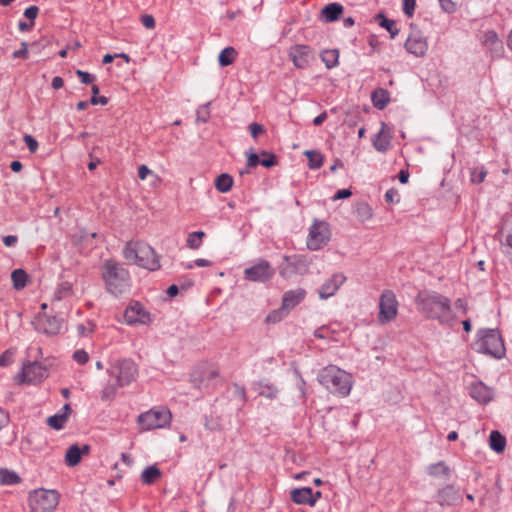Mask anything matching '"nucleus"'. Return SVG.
<instances>
[{
    "mask_svg": "<svg viewBox=\"0 0 512 512\" xmlns=\"http://www.w3.org/2000/svg\"><path fill=\"white\" fill-rule=\"evenodd\" d=\"M416 309L428 319L450 325L454 321L450 299L434 291H421L415 299Z\"/></svg>",
    "mask_w": 512,
    "mask_h": 512,
    "instance_id": "obj_1",
    "label": "nucleus"
},
{
    "mask_svg": "<svg viewBox=\"0 0 512 512\" xmlns=\"http://www.w3.org/2000/svg\"><path fill=\"white\" fill-rule=\"evenodd\" d=\"M101 276L106 291L115 296H121L130 290L129 272L118 262L106 260L101 267Z\"/></svg>",
    "mask_w": 512,
    "mask_h": 512,
    "instance_id": "obj_2",
    "label": "nucleus"
},
{
    "mask_svg": "<svg viewBox=\"0 0 512 512\" xmlns=\"http://www.w3.org/2000/svg\"><path fill=\"white\" fill-rule=\"evenodd\" d=\"M122 255L128 264L155 271L160 268L159 259L154 249L147 243L132 240L125 244Z\"/></svg>",
    "mask_w": 512,
    "mask_h": 512,
    "instance_id": "obj_3",
    "label": "nucleus"
},
{
    "mask_svg": "<svg viewBox=\"0 0 512 512\" xmlns=\"http://www.w3.org/2000/svg\"><path fill=\"white\" fill-rule=\"evenodd\" d=\"M318 379L329 392L340 397L348 396L353 385L351 374L334 365L324 367Z\"/></svg>",
    "mask_w": 512,
    "mask_h": 512,
    "instance_id": "obj_4",
    "label": "nucleus"
},
{
    "mask_svg": "<svg viewBox=\"0 0 512 512\" xmlns=\"http://www.w3.org/2000/svg\"><path fill=\"white\" fill-rule=\"evenodd\" d=\"M477 352L501 359L505 355V346L498 330L482 329L478 332V339L474 344Z\"/></svg>",
    "mask_w": 512,
    "mask_h": 512,
    "instance_id": "obj_5",
    "label": "nucleus"
},
{
    "mask_svg": "<svg viewBox=\"0 0 512 512\" xmlns=\"http://www.w3.org/2000/svg\"><path fill=\"white\" fill-rule=\"evenodd\" d=\"M31 512H53L60 501V493L53 489H37L29 494Z\"/></svg>",
    "mask_w": 512,
    "mask_h": 512,
    "instance_id": "obj_6",
    "label": "nucleus"
},
{
    "mask_svg": "<svg viewBox=\"0 0 512 512\" xmlns=\"http://www.w3.org/2000/svg\"><path fill=\"white\" fill-rule=\"evenodd\" d=\"M172 415L168 409H151L138 416V424L142 431L160 429L170 424Z\"/></svg>",
    "mask_w": 512,
    "mask_h": 512,
    "instance_id": "obj_7",
    "label": "nucleus"
},
{
    "mask_svg": "<svg viewBox=\"0 0 512 512\" xmlns=\"http://www.w3.org/2000/svg\"><path fill=\"white\" fill-rule=\"evenodd\" d=\"M109 371L110 375L116 379L118 387L131 384L138 376L137 365L130 359L118 360L111 366Z\"/></svg>",
    "mask_w": 512,
    "mask_h": 512,
    "instance_id": "obj_8",
    "label": "nucleus"
},
{
    "mask_svg": "<svg viewBox=\"0 0 512 512\" xmlns=\"http://www.w3.org/2000/svg\"><path fill=\"white\" fill-rule=\"evenodd\" d=\"M331 239L330 226L325 221L315 219L309 228L307 247L317 251L328 244Z\"/></svg>",
    "mask_w": 512,
    "mask_h": 512,
    "instance_id": "obj_9",
    "label": "nucleus"
},
{
    "mask_svg": "<svg viewBox=\"0 0 512 512\" xmlns=\"http://www.w3.org/2000/svg\"><path fill=\"white\" fill-rule=\"evenodd\" d=\"M378 306L377 320L381 325L392 322L397 318L399 303L393 291H383L380 295Z\"/></svg>",
    "mask_w": 512,
    "mask_h": 512,
    "instance_id": "obj_10",
    "label": "nucleus"
},
{
    "mask_svg": "<svg viewBox=\"0 0 512 512\" xmlns=\"http://www.w3.org/2000/svg\"><path fill=\"white\" fill-rule=\"evenodd\" d=\"M124 321L129 326L150 325L153 315L139 301L132 300L124 311Z\"/></svg>",
    "mask_w": 512,
    "mask_h": 512,
    "instance_id": "obj_11",
    "label": "nucleus"
},
{
    "mask_svg": "<svg viewBox=\"0 0 512 512\" xmlns=\"http://www.w3.org/2000/svg\"><path fill=\"white\" fill-rule=\"evenodd\" d=\"M48 377V370L46 366L38 363L37 361L28 362L23 365L21 372L17 375V381L28 384H37L42 382Z\"/></svg>",
    "mask_w": 512,
    "mask_h": 512,
    "instance_id": "obj_12",
    "label": "nucleus"
},
{
    "mask_svg": "<svg viewBox=\"0 0 512 512\" xmlns=\"http://www.w3.org/2000/svg\"><path fill=\"white\" fill-rule=\"evenodd\" d=\"M274 274V269L266 260H259L255 265L244 270V278L252 282L269 281Z\"/></svg>",
    "mask_w": 512,
    "mask_h": 512,
    "instance_id": "obj_13",
    "label": "nucleus"
},
{
    "mask_svg": "<svg viewBox=\"0 0 512 512\" xmlns=\"http://www.w3.org/2000/svg\"><path fill=\"white\" fill-rule=\"evenodd\" d=\"M288 56L297 69H306L314 58L312 48L304 44L291 46L288 50Z\"/></svg>",
    "mask_w": 512,
    "mask_h": 512,
    "instance_id": "obj_14",
    "label": "nucleus"
},
{
    "mask_svg": "<svg viewBox=\"0 0 512 512\" xmlns=\"http://www.w3.org/2000/svg\"><path fill=\"white\" fill-rule=\"evenodd\" d=\"M406 50L416 57L424 56L428 50V43L422 33L412 32L405 42Z\"/></svg>",
    "mask_w": 512,
    "mask_h": 512,
    "instance_id": "obj_15",
    "label": "nucleus"
},
{
    "mask_svg": "<svg viewBox=\"0 0 512 512\" xmlns=\"http://www.w3.org/2000/svg\"><path fill=\"white\" fill-rule=\"evenodd\" d=\"M63 319L56 316L42 315L37 318L36 329L47 335H56L60 332Z\"/></svg>",
    "mask_w": 512,
    "mask_h": 512,
    "instance_id": "obj_16",
    "label": "nucleus"
},
{
    "mask_svg": "<svg viewBox=\"0 0 512 512\" xmlns=\"http://www.w3.org/2000/svg\"><path fill=\"white\" fill-rule=\"evenodd\" d=\"M345 281L346 277L342 273L333 274L319 288V297L325 300L328 299L329 297L334 296Z\"/></svg>",
    "mask_w": 512,
    "mask_h": 512,
    "instance_id": "obj_17",
    "label": "nucleus"
},
{
    "mask_svg": "<svg viewBox=\"0 0 512 512\" xmlns=\"http://www.w3.org/2000/svg\"><path fill=\"white\" fill-rule=\"evenodd\" d=\"M292 501L296 504L314 506L321 497V492H313L309 487L296 488L290 492Z\"/></svg>",
    "mask_w": 512,
    "mask_h": 512,
    "instance_id": "obj_18",
    "label": "nucleus"
},
{
    "mask_svg": "<svg viewBox=\"0 0 512 512\" xmlns=\"http://www.w3.org/2000/svg\"><path fill=\"white\" fill-rule=\"evenodd\" d=\"M500 244L502 251L512 259V216L503 219L500 231Z\"/></svg>",
    "mask_w": 512,
    "mask_h": 512,
    "instance_id": "obj_19",
    "label": "nucleus"
},
{
    "mask_svg": "<svg viewBox=\"0 0 512 512\" xmlns=\"http://www.w3.org/2000/svg\"><path fill=\"white\" fill-rule=\"evenodd\" d=\"M374 148L379 152H386L391 146L390 129L385 123L381 124L379 132L372 140Z\"/></svg>",
    "mask_w": 512,
    "mask_h": 512,
    "instance_id": "obj_20",
    "label": "nucleus"
},
{
    "mask_svg": "<svg viewBox=\"0 0 512 512\" xmlns=\"http://www.w3.org/2000/svg\"><path fill=\"white\" fill-rule=\"evenodd\" d=\"M469 394L480 403H487L493 397L492 390L482 382L472 383L469 387Z\"/></svg>",
    "mask_w": 512,
    "mask_h": 512,
    "instance_id": "obj_21",
    "label": "nucleus"
},
{
    "mask_svg": "<svg viewBox=\"0 0 512 512\" xmlns=\"http://www.w3.org/2000/svg\"><path fill=\"white\" fill-rule=\"evenodd\" d=\"M306 296V291L302 288L290 290L284 293L282 298V308L291 310L298 305Z\"/></svg>",
    "mask_w": 512,
    "mask_h": 512,
    "instance_id": "obj_22",
    "label": "nucleus"
},
{
    "mask_svg": "<svg viewBox=\"0 0 512 512\" xmlns=\"http://www.w3.org/2000/svg\"><path fill=\"white\" fill-rule=\"evenodd\" d=\"M481 44L492 53H500L503 50L502 41L493 30L485 31L480 39Z\"/></svg>",
    "mask_w": 512,
    "mask_h": 512,
    "instance_id": "obj_23",
    "label": "nucleus"
},
{
    "mask_svg": "<svg viewBox=\"0 0 512 512\" xmlns=\"http://www.w3.org/2000/svg\"><path fill=\"white\" fill-rule=\"evenodd\" d=\"M73 286L74 284L71 281H60L52 295L51 303L54 304L56 302H60L64 299L72 297L74 294Z\"/></svg>",
    "mask_w": 512,
    "mask_h": 512,
    "instance_id": "obj_24",
    "label": "nucleus"
},
{
    "mask_svg": "<svg viewBox=\"0 0 512 512\" xmlns=\"http://www.w3.org/2000/svg\"><path fill=\"white\" fill-rule=\"evenodd\" d=\"M89 452V446L83 445L82 447H79L78 445H72L68 448L66 454H65V463L69 467H74L79 464L81 461V457L84 454H88Z\"/></svg>",
    "mask_w": 512,
    "mask_h": 512,
    "instance_id": "obj_25",
    "label": "nucleus"
},
{
    "mask_svg": "<svg viewBox=\"0 0 512 512\" xmlns=\"http://www.w3.org/2000/svg\"><path fill=\"white\" fill-rule=\"evenodd\" d=\"M70 413V405L65 404L61 412L47 418V424L55 430H60L64 427Z\"/></svg>",
    "mask_w": 512,
    "mask_h": 512,
    "instance_id": "obj_26",
    "label": "nucleus"
},
{
    "mask_svg": "<svg viewBox=\"0 0 512 512\" xmlns=\"http://www.w3.org/2000/svg\"><path fill=\"white\" fill-rule=\"evenodd\" d=\"M343 10L344 8L341 4L334 2L324 6L321 10V15L325 22H333L339 19Z\"/></svg>",
    "mask_w": 512,
    "mask_h": 512,
    "instance_id": "obj_27",
    "label": "nucleus"
},
{
    "mask_svg": "<svg viewBox=\"0 0 512 512\" xmlns=\"http://www.w3.org/2000/svg\"><path fill=\"white\" fill-rule=\"evenodd\" d=\"M162 476V472L157 468L156 465L146 467L141 473V481L143 484L151 485L159 480Z\"/></svg>",
    "mask_w": 512,
    "mask_h": 512,
    "instance_id": "obj_28",
    "label": "nucleus"
},
{
    "mask_svg": "<svg viewBox=\"0 0 512 512\" xmlns=\"http://www.w3.org/2000/svg\"><path fill=\"white\" fill-rule=\"evenodd\" d=\"M374 107L384 109L390 101L389 93L385 89H376L371 96Z\"/></svg>",
    "mask_w": 512,
    "mask_h": 512,
    "instance_id": "obj_29",
    "label": "nucleus"
},
{
    "mask_svg": "<svg viewBox=\"0 0 512 512\" xmlns=\"http://www.w3.org/2000/svg\"><path fill=\"white\" fill-rule=\"evenodd\" d=\"M233 183V177L227 173H223L215 179L214 185L220 193H227L231 190Z\"/></svg>",
    "mask_w": 512,
    "mask_h": 512,
    "instance_id": "obj_30",
    "label": "nucleus"
},
{
    "mask_svg": "<svg viewBox=\"0 0 512 512\" xmlns=\"http://www.w3.org/2000/svg\"><path fill=\"white\" fill-rule=\"evenodd\" d=\"M237 51L233 47L224 48L218 55L219 65L222 67L229 66L234 63L237 58Z\"/></svg>",
    "mask_w": 512,
    "mask_h": 512,
    "instance_id": "obj_31",
    "label": "nucleus"
},
{
    "mask_svg": "<svg viewBox=\"0 0 512 512\" xmlns=\"http://www.w3.org/2000/svg\"><path fill=\"white\" fill-rule=\"evenodd\" d=\"M458 499L457 491L452 486H446L439 491V503L451 505Z\"/></svg>",
    "mask_w": 512,
    "mask_h": 512,
    "instance_id": "obj_32",
    "label": "nucleus"
},
{
    "mask_svg": "<svg viewBox=\"0 0 512 512\" xmlns=\"http://www.w3.org/2000/svg\"><path fill=\"white\" fill-rule=\"evenodd\" d=\"M489 444L492 450L501 453L505 449L506 439L500 432L492 431L489 436Z\"/></svg>",
    "mask_w": 512,
    "mask_h": 512,
    "instance_id": "obj_33",
    "label": "nucleus"
},
{
    "mask_svg": "<svg viewBox=\"0 0 512 512\" xmlns=\"http://www.w3.org/2000/svg\"><path fill=\"white\" fill-rule=\"evenodd\" d=\"M216 376L213 370L205 369V371L195 370L192 374V380L199 388L207 386L206 379H211Z\"/></svg>",
    "mask_w": 512,
    "mask_h": 512,
    "instance_id": "obj_34",
    "label": "nucleus"
},
{
    "mask_svg": "<svg viewBox=\"0 0 512 512\" xmlns=\"http://www.w3.org/2000/svg\"><path fill=\"white\" fill-rule=\"evenodd\" d=\"M321 60L324 62L327 69L334 68L339 62V52L336 49L324 50L320 54Z\"/></svg>",
    "mask_w": 512,
    "mask_h": 512,
    "instance_id": "obj_35",
    "label": "nucleus"
},
{
    "mask_svg": "<svg viewBox=\"0 0 512 512\" xmlns=\"http://www.w3.org/2000/svg\"><path fill=\"white\" fill-rule=\"evenodd\" d=\"M355 213L357 218L362 222H366L373 217V210L366 202L358 203L355 208Z\"/></svg>",
    "mask_w": 512,
    "mask_h": 512,
    "instance_id": "obj_36",
    "label": "nucleus"
},
{
    "mask_svg": "<svg viewBox=\"0 0 512 512\" xmlns=\"http://www.w3.org/2000/svg\"><path fill=\"white\" fill-rule=\"evenodd\" d=\"M206 236L204 231H195L187 236V246L192 250H197L202 246L203 239Z\"/></svg>",
    "mask_w": 512,
    "mask_h": 512,
    "instance_id": "obj_37",
    "label": "nucleus"
},
{
    "mask_svg": "<svg viewBox=\"0 0 512 512\" xmlns=\"http://www.w3.org/2000/svg\"><path fill=\"white\" fill-rule=\"evenodd\" d=\"M21 479L17 473L7 469H0V484L15 485L20 483Z\"/></svg>",
    "mask_w": 512,
    "mask_h": 512,
    "instance_id": "obj_38",
    "label": "nucleus"
},
{
    "mask_svg": "<svg viewBox=\"0 0 512 512\" xmlns=\"http://www.w3.org/2000/svg\"><path fill=\"white\" fill-rule=\"evenodd\" d=\"M11 279H12L14 288L17 290H20L26 286L27 274L22 269H16L12 272Z\"/></svg>",
    "mask_w": 512,
    "mask_h": 512,
    "instance_id": "obj_39",
    "label": "nucleus"
},
{
    "mask_svg": "<svg viewBox=\"0 0 512 512\" xmlns=\"http://www.w3.org/2000/svg\"><path fill=\"white\" fill-rule=\"evenodd\" d=\"M377 18L380 20V26L384 27L390 33L392 38L399 33V29L397 28V24L394 20L388 19L383 15H378Z\"/></svg>",
    "mask_w": 512,
    "mask_h": 512,
    "instance_id": "obj_40",
    "label": "nucleus"
},
{
    "mask_svg": "<svg viewBox=\"0 0 512 512\" xmlns=\"http://www.w3.org/2000/svg\"><path fill=\"white\" fill-rule=\"evenodd\" d=\"M305 155L308 158L310 168L318 169L323 165V157L319 152L306 151Z\"/></svg>",
    "mask_w": 512,
    "mask_h": 512,
    "instance_id": "obj_41",
    "label": "nucleus"
},
{
    "mask_svg": "<svg viewBox=\"0 0 512 512\" xmlns=\"http://www.w3.org/2000/svg\"><path fill=\"white\" fill-rule=\"evenodd\" d=\"M486 175L487 171L484 169V167L474 168L470 173V181L476 184L482 183L485 180Z\"/></svg>",
    "mask_w": 512,
    "mask_h": 512,
    "instance_id": "obj_42",
    "label": "nucleus"
},
{
    "mask_svg": "<svg viewBox=\"0 0 512 512\" xmlns=\"http://www.w3.org/2000/svg\"><path fill=\"white\" fill-rule=\"evenodd\" d=\"M15 351L13 349H7L0 355V366L6 367L13 363Z\"/></svg>",
    "mask_w": 512,
    "mask_h": 512,
    "instance_id": "obj_43",
    "label": "nucleus"
},
{
    "mask_svg": "<svg viewBox=\"0 0 512 512\" xmlns=\"http://www.w3.org/2000/svg\"><path fill=\"white\" fill-rule=\"evenodd\" d=\"M262 159H260V164L266 168H270L276 164V156L269 152L261 153Z\"/></svg>",
    "mask_w": 512,
    "mask_h": 512,
    "instance_id": "obj_44",
    "label": "nucleus"
},
{
    "mask_svg": "<svg viewBox=\"0 0 512 512\" xmlns=\"http://www.w3.org/2000/svg\"><path fill=\"white\" fill-rule=\"evenodd\" d=\"M73 359L80 365H83L85 363L88 362L89 360V355L88 353L83 350V349H80V350H77L74 352L73 354Z\"/></svg>",
    "mask_w": 512,
    "mask_h": 512,
    "instance_id": "obj_45",
    "label": "nucleus"
},
{
    "mask_svg": "<svg viewBox=\"0 0 512 512\" xmlns=\"http://www.w3.org/2000/svg\"><path fill=\"white\" fill-rule=\"evenodd\" d=\"M385 201L389 204L398 203L400 201L398 191L394 188L387 190L385 193Z\"/></svg>",
    "mask_w": 512,
    "mask_h": 512,
    "instance_id": "obj_46",
    "label": "nucleus"
},
{
    "mask_svg": "<svg viewBox=\"0 0 512 512\" xmlns=\"http://www.w3.org/2000/svg\"><path fill=\"white\" fill-rule=\"evenodd\" d=\"M249 131L251 136L256 139L260 134H263L265 132V128L263 125L258 123H251L249 125Z\"/></svg>",
    "mask_w": 512,
    "mask_h": 512,
    "instance_id": "obj_47",
    "label": "nucleus"
},
{
    "mask_svg": "<svg viewBox=\"0 0 512 512\" xmlns=\"http://www.w3.org/2000/svg\"><path fill=\"white\" fill-rule=\"evenodd\" d=\"M431 475L437 476L439 474H447L448 468L443 463L434 464L429 468Z\"/></svg>",
    "mask_w": 512,
    "mask_h": 512,
    "instance_id": "obj_48",
    "label": "nucleus"
},
{
    "mask_svg": "<svg viewBox=\"0 0 512 512\" xmlns=\"http://www.w3.org/2000/svg\"><path fill=\"white\" fill-rule=\"evenodd\" d=\"M141 23L145 28H147L149 30L154 29L156 26L154 17L149 14L141 16Z\"/></svg>",
    "mask_w": 512,
    "mask_h": 512,
    "instance_id": "obj_49",
    "label": "nucleus"
},
{
    "mask_svg": "<svg viewBox=\"0 0 512 512\" xmlns=\"http://www.w3.org/2000/svg\"><path fill=\"white\" fill-rule=\"evenodd\" d=\"M31 153H35L38 149V142L31 135H25L23 138Z\"/></svg>",
    "mask_w": 512,
    "mask_h": 512,
    "instance_id": "obj_50",
    "label": "nucleus"
},
{
    "mask_svg": "<svg viewBox=\"0 0 512 512\" xmlns=\"http://www.w3.org/2000/svg\"><path fill=\"white\" fill-rule=\"evenodd\" d=\"M415 6V0H403V11L408 17H412Z\"/></svg>",
    "mask_w": 512,
    "mask_h": 512,
    "instance_id": "obj_51",
    "label": "nucleus"
},
{
    "mask_svg": "<svg viewBox=\"0 0 512 512\" xmlns=\"http://www.w3.org/2000/svg\"><path fill=\"white\" fill-rule=\"evenodd\" d=\"M76 75L79 77L80 81L83 83V84H90L94 81V76H92L91 74H89L88 72H85V71H82V70H77L76 71Z\"/></svg>",
    "mask_w": 512,
    "mask_h": 512,
    "instance_id": "obj_52",
    "label": "nucleus"
},
{
    "mask_svg": "<svg viewBox=\"0 0 512 512\" xmlns=\"http://www.w3.org/2000/svg\"><path fill=\"white\" fill-rule=\"evenodd\" d=\"M38 13H39V9H38L37 6H29L24 11L25 17L30 19L31 22H34V20L37 17Z\"/></svg>",
    "mask_w": 512,
    "mask_h": 512,
    "instance_id": "obj_53",
    "label": "nucleus"
},
{
    "mask_svg": "<svg viewBox=\"0 0 512 512\" xmlns=\"http://www.w3.org/2000/svg\"><path fill=\"white\" fill-rule=\"evenodd\" d=\"M266 390L262 389L260 391V395L265 396L267 398L273 399L277 396V389L272 386L265 387Z\"/></svg>",
    "mask_w": 512,
    "mask_h": 512,
    "instance_id": "obj_54",
    "label": "nucleus"
},
{
    "mask_svg": "<svg viewBox=\"0 0 512 512\" xmlns=\"http://www.w3.org/2000/svg\"><path fill=\"white\" fill-rule=\"evenodd\" d=\"M281 314L282 313L279 310H275V311L271 312L269 315H267L266 322L273 323V324L276 322H279L282 318Z\"/></svg>",
    "mask_w": 512,
    "mask_h": 512,
    "instance_id": "obj_55",
    "label": "nucleus"
},
{
    "mask_svg": "<svg viewBox=\"0 0 512 512\" xmlns=\"http://www.w3.org/2000/svg\"><path fill=\"white\" fill-rule=\"evenodd\" d=\"M22 48L13 53L14 58H23L26 59L28 57L27 43H21Z\"/></svg>",
    "mask_w": 512,
    "mask_h": 512,
    "instance_id": "obj_56",
    "label": "nucleus"
},
{
    "mask_svg": "<svg viewBox=\"0 0 512 512\" xmlns=\"http://www.w3.org/2000/svg\"><path fill=\"white\" fill-rule=\"evenodd\" d=\"M116 388L113 386H107L102 391V399L109 400L115 396Z\"/></svg>",
    "mask_w": 512,
    "mask_h": 512,
    "instance_id": "obj_57",
    "label": "nucleus"
},
{
    "mask_svg": "<svg viewBox=\"0 0 512 512\" xmlns=\"http://www.w3.org/2000/svg\"><path fill=\"white\" fill-rule=\"evenodd\" d=\"M28 354L30 357L35 358V361L42 356V349L39 346L33 347L30 346L28 348Z\"/></svg>",
    "mask_w": 512,
    "mask_h": 512,
    "instance_id": "obj_58",
    "label": "nucleus"
},
{
    "mask_svg": "<svg viewBox=\"0 0 512 512\" xmlns=\"http://www.w3.org/2000/svg\"><path fill=\"white\" fill-rule=\"evenodd\" d=\"M352 195V192L349 189H341L336 192V194L333 196V200H340L348 198Z\"/></svg>",
    "mask_w": 512,
    "mask_h": 512,
    "instance_id": "obj_59",
    "label": "nucleus"
},
{
    "mask_svg": "<svg viewBox=\"0 0 512 512\" xmlns=\"http://www.w3.org/2000/svg\"><path fill=\"white\" fill-rule=\"evenodd\" d=\"M443 10H445L446 12H454L455 10V5L454 3L451 1V0H439Z\"/></svg>",
    "mask_w": 512,
    "mask_h": 512,
    "instance_id": "obj_60",
    "label": "nucleus"
},
{
    "mask_svg": "<svg viewBox=\"0 0 512 512\" xmlns=\"http://www.w3.org/2000/svg\"><path fill=\"white\" fill-rule=\"evenodd\" d=\"M9 423V414L0 407V431Z\"/></svg>",
    "mask_w": 512,
    "mask_h": 512,
    "instance_id": "obj_61",
    "label": "nucleus"
},
{
    "mask_svg": "<svg viewBox=\"0 0 512 512\" xmlns=\"http://www.w3.org/2000/svg\"><path fill=\"white\" fill-rule=\"evenodd\" d=\"M149 174H151V170L146 165H141L138 168V177L141 180H145Z\"/></svg>",
    "mask_w": 512,
    "mask_h": 512,
    "instance_id": "obj_62",
    "label": "nucleus"
},
{
    "mask_svg": "<svg viewBox=\"0 0 512 512\" xmlns=\"http://www.w3.org/2000/svg\"><path fill=\"white\" fill-rule=\"evenodd\" d=\"M258 164H260V159H259V156L255 153H251L249 156H248V159H247V165L249 167H255L257 166Z\"/></svg>",
    "mask_w": 512,
    "mask_h": 512,
    "instance_id": "obj_63",
    "label": "nucleus"
},
{
    "mask_svg": "<svg viewBox=\"0 0 512 512\" xmlns=\"http://www.w3.org/2000/svg\"><path fill=\"white\" fill-rule=\"evenodd\" d=\"M329 329L326 327H320L314 332V336L317 338H328L329 337Z\"/></svg>",
    "mask_w": 512,
    "mask_h": 512,
    "instance_id": "obj_64",
    "label": "nucleus"
}]
</instances>
